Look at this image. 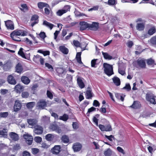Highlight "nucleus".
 Returning <instances> with one entry per match:
<instances>
[{"label":"nucleus","mask_w":156,"mask_h":156,"mask_svg":"<svg viewBox=\"0 0 156 156\" xmlns=\"http://www.w3.org/2000/svg\"><path fill=\"white\" fill-rule=\"evenodd\" d=\"M112 154V151L109 148L104 151V154L105 156H111Z\"/></svg>","instance_id":"nucleus-46"},{"label":"nucleus","mask_w":156,"mask_h":156,"mask_svg":"<svg viewBox=\"0 0 156 156\" xmlns=\"http://www.w3.org/2000/svg\"><path fill=\"white\" fill-rule=\"evenodd\" d=\"M99 8L98 5H96L93 7L92 8L89 9L88 10V11H92L93 10L96 11L98 10Z\"/></svg>","instance_id":"nucleus-55"},{"label":"nucleus","mask_w":156,"mask_h":156,"mask_svg":"<svg viewBox=\"0 0 156 156\" xmlns=\"http://www.w3.org/2000/svg\"><path fill=\"white\" fill-rule=\"evenodd\" d=\"M102 53L105 59L110 60L112 58V57L107 52H104L102 51Z\"/></svg>","instance_id":"nucleus-29"},{"label":"nucleus","mask_w":156,"mask_h":156,"mask_svg":"<svg viewBox=\"0 0 156 156\" xmlns=\"http://www.w3.org/2000/svg\"><path fill=\"white\" fill-rule=\"evenodd\" d=\"M29 96V94L27 92H23L22 94V96L23 98H26Z\"/></svg>","instance_id":"nucleus-54"},{"label":"nucleus","mask_w":156,"mask_h":156,"mask_svg":"<svg viewBox=\"0 0 156 156\" xmlns=\"http://www.w3.org/2000/svg\"><path fill=\"white\" fill-rule=\"evenodd\" d=\"M21 107V103L19 101H16L14 107V111L15 112H17L20 109Z\"/></svg>","instance_id":"nucleus-15"},{"label":"nucleus","mask_w":156,"mask_h":156,"mask_svg":"<svg viewBox=\"0 0 156 156\" xmlns=\"http://www.w3.org/2000/svg\"><path fill=\"white\" fill-rule=\"evenodd\" d=\"M20 148L19 144H17L14 145L13 147V150L14 151H17L20 149Z\"/></svg>","instance_id":"nucleus-59"},{"label":"nucleus","mask_w":156,"mask_h":156,"mask_svg":"<svg viewBox=\"0 0 156 156\" xmlns=\"http://www.w3.org/2000/svg\"><path fill=\"white\" fill-rule=\"evenodd\" d=\"M98 127L102 131H110L112 130V127L110 125H104L100 124L98 126Z\"/></svg>","instance_id":"nucleus-6"},{"label":"nucleus","mask_w":156,"mask_h":156,"mask_svg":"<svg viewBox=\"0 0 156 156\" xmlns=\"http://www.w3.org/2000/svg\"><path fill=\"white\" fill-rule=\"evenodd\" d=\"M9 115V113L7 112H1L0 113V117L1 118H6Z\"/></svg>","instance_id":"nucleus-47"},{"label":"nucleus","mask_w":156,"mask_h":156,"mask_svg":"<svg viewBox=\"0 0 156 156\" xmlns=\"http://www.w3.org/2000/svg\"><path fill=\"white\" fill-rule=\"evenodd\" d=\"M60 149L61 147L59 145H55L51 149V152L53 154H57L59 153Z\"/></svg>","instance_id":"nucleus-13"},{"label":"nucleus","mask_w":156,"mask_h":156,"mask_svg":"<svg viewBox=\"0 0 156 156\" xmlns=\"http://www.w3.org/2000/svg\"><path fill=\"white\" fill-rule=\"evenodd\" d=\"M41 147L44 149H47L49 147V146L45 143H43L41 144Z\"/></svg>","instance_id":"nucleus-63"},{"label":"nucleus","mask_w":156,"mask_h":156,"mask_svg":"<svg viewBox=\"0 0 156 156\" xmlns=\"http://www.w3.org/2000/svg\"><path fill=\"white\" fill-rule=\"evenodd\" d=\"M34 140L37 143H40L42 141V138L39 136H36L34 138Z\"/></svg>","instance_id":"nucleus-52"},{"label":"nucleus","mask_w":156,"mask_h":156,"mask_svg":"<svg viewBox=\"0 0 156 156\" xmlns=\"http://www.w3.org/2000/svg\"><path fill=\"white\" fill-rule=\"evenodd\" d=\"M144 25L142 23H138L136 26V29L139 31H141L144 30Z\"/></svg>","instance_id":"nucleus-32"},{"label":"nucleus","mask_w":156,"mask_h":156,"mask_svg":"<svg viewBox=\"0 0 156 156\" xmlns=\"http://www.w3.org/2000/svg\"><path fill=\"white\" fill-rule=\"evenodd\" d=\"M23 156H31L30 154L27 151H24L23 152Z\"/></svg>","instance_id":"nucleus-64"},{"label":"nucleus","mask_w":156,"mask_h":156,"mask_svg":"<svg viewBox=\"0 0 156 156\" xmlns=\"http://www.w3.org/2000/svg\"><path fill=\"white\" fill-rule=\"evenodd\" d=\"M156 97L151 93H148L146 94V99L147 101L153 105L156 104Z\"/></svg>","instance_id":"nucleus-4"},{"label":"nucleus","mask_w":156,"mask_h":156,"mask_svg":"<svg viewBox=\"0 0 156 156\" xmlns=\"http://www.w3.org/2000/svg\"><path fill=\"white\" fill-rule=\"evenodd\" d=\"M47 94L48 98L51 99L53 98V96L52 93L49 90H47Z\"/></svg>","instance_id":"nucleus-60"},{"label":"nucleus","mask_w":156,"mask_h":156,"mask_svg":"<svg viewBox=\"0 0 156 156\" xmlns=\"http://www.w3.org/2000/svg\"><path fill=\"white\" fill-rule=\"evenodd\" d=\"M117 149L119 152L122 153L123 154H125V152L122 147H118L117 148Z\"/></svg>","instance_id":"nucleus-56"},{"label":"nucleus","mask_w":156,"mask_h":156,"mask_svg":"<svg viewBox=\"0 0 156 156\" xmlns=\"http://www.w3.org/2000/svg\"><path fill=\"white\" fill-rule=\"evenodd\" d=\"M68 115L66 114H64L62 116H60L59 119L61 120L66 121L68 120Z\"/></svg>","instance_id":"nucleus-43"},{"label":"nucleus","mask_w":156,"mask_h":156,"mask_svg":"<svg viewBox=\"0 0 156 156\" xmlns=\"http://www.w3.org/2000/svg\"><path fill=\"white\" fill-rule=\"evenodd\" d=\"M10 37L12 39L16 41H20V39L17 37V36L21 35L25 36L26 35V32L21 30H15L10 34Z\"/></svg>","instance_id":"nucleus-1"},{"label":"nucleus","mask_w":156,"mask_h":156,"mask_svg":"<svg viewBox=\"0 0 156 156\" xmlns=\"http://www.w3.org/2000/svg\"><path fill=\"white\" fill-rule=\"evenodd\" d=\"M62 140L65 143H68L69 141L68 137L66 135H63L62 136Z\"/></svg>","instance_id":"nucleus-40"},{"label":"nucleus","mask_w":156,"mask_h":156,"mask_svg":"<svg viewBox=\"0 0 156 156\" xmlns=\"http://www.w3.org/2000/svg\"><path fill=\"white\" fill-rule=\"evenodd\" d=\"M70 9V7L69 5H66L64 7L63 9L61 10H59L57 12V14L58 16H61L63 14L66 13L69 11Z\"/></svg>","instance_id":"nucleus-5"},{"label":"nucleus","mask_w":156,"mask_h":156,"mask_svg":"<svg viewBox=\"0 0 156 156\" xmlns=\"http://www.w3.org/2000/svg\"><path fill=\"white\" fill-rule=\"evenodd\" d=\"M59 49L60 51L65 54H67L68 53V49L64 46H60L59 47Z\"/></svg>","instance_id":"nucleus-27"},{"label":"nucleus","mask_w":156,"mask_h":156,"mask_svg":"<svg viewBox=\"0 0 156 156\" xmlns=\"http://www.w3.org/2000/svg\"><path fill=\"white\" fill-rule=\"evenodd\" d=\"M39 36L42 39H44L46 37L45 34L44 32H41L39 34Z\"/></svg>","instance_id":"nucleus-58"},{"label":"nucleus","mask_w":156,"mask_h":156,"mask_svg":"<svg viewBox=\"0 0 156 156\" xmlns=\"http://www.w3.org/2000/svg\"><path fill=\"white\" fill-rule=\"evenodd\" d=\"M46 106V103L44 100H40L38 102L37 104V108L39 109H43Z\"/></svg>","instance_id":"nucleus-7"},{"label":"nucleus","mask_w":156,"mask_h":156,"mask_svg":"<svg viewBox=\"0 0 156 156\" xmlns=\"http://www.w3.org/2000/svg\"><path fill=\"white\" fill-rule=\"evenodd\" d=\"M117 3V0H108L107 4L108 5L113 6Z\"/></svg>","instance_id":"nucleus-42"},{"label":"nucleus","mask_w":156,"mask_h":156,"mask_svg":"<svg viewBox=\"0 0 156 156\" xmlns=\"http://www.w3.org/2000/svg\"><path fill=\"white\" fill-rule=\"evenodd\" d=\"M43 25L48 27L51 30L52 29L53 26H54L53 24L48 22L46 20L44 21L43 23Z\"/></svg>","instance_id":"nucleus-31"},{"label":"nucleus","mask_w":156,"mask_h":156,"mask_svg":"<svg viewBox=\"0 0 156 156\" xmlns=\"http://www.w3.org/2000/svg\"><path fill=\"white\" fill-rule=\"evenodd\" d=\"M34 132L37 134H41L43 132V129L40 126H36L34 127Z\"/></svg>","instance_id":"nucleus-11"},{"label":"nucleus","mask_w":156,"mask_h":156,"mask_svg":"<svg viewBox=\"0 0 156 156\" xmlns=\"http://www.w3.org/2000/svg\"><path fill=\"white\" fill-rule=\"evenodd\" d=\"M89 23H88L84 21L80 22V29L81 30H85L87 28H89Z\"/></svg>","instance_id":"nucleus-16"},{"label":"nucleus","mask_w":156,"mask_h":156,"mask_svg":"<svg viewBox=\"0 0 156 156\" xmlns=\"http://www.w3.org/2000/svg\"><path fill=\"white\" fill-rule=\"evenodd\" d=\"M131 89L129 83L126 84L125 87H123V89H126L127 91H129Z\"/></svg>","instance_id":"nucleus-53"},{"label":"nucleus","mask_w":156,"mask_h":156,"mask_svg":"<svg viewBox=\"0 0 156 156\" xmlns=\"http://www.w3.org/2000/svg\"><path fill=\"white\" fill-rule=\"evenodd\" d=\"M156 31V28L155 27H152L148 31L147 34L150 35H153Z\"/></svg>","instance_id":"nucleus-30"},{"label":"nucleus","mask_w":156,"mask_h":156,"mask_svg":"<svg viewBox=\"0 0 156 156\" xmlns=\"http://www.w3.org/2000/svg\"><path fill=\"white\" fill-rule=\"evenodd\" d=\"M105 137L108 139L110 141H112V138H114V136L112 135H111L109 136H107V135H105Z\"/></svg>","instance_id":"nucleus-61"},{"label":"nucleus","mask_w":156,"mask_h":156,"mask_svg":"<svg viewBox=\"0 0 156 156\" xmlns=\"http://www.w3.org/2000/svg\"><path fill=\"white\" fill-rule=\"evenodd\" d=\"M96 109V108L93 107H92L88 109L87 112V116H89L90 113L92 112L95 111Z\"/></svg>","instance_id":"nucleus-48"},{"label":"nucleus","mask_w":156,"mask_h":156,"mask_svg":"<svg viewBox=\"0 0 156 156\" xmlns=\"http://www.w3.org/2000/svg\"><path fill=\"white\" fill-rule=\"evenodd\" d=\"M3 67L5 71H7L11 67L10 64L8 63H7L3 65Z\"/></svg>","instance_id":"nucleus-45"},{"label":"nucleus","mask_w":156,"mask_h":156,"mask_svg":"<svg viewBox=\"0 0 156 156\" xmlns=\"http://www.w3.org/2000/svg\"><path fill=\"white\" fill-rule=\"evenodd\" d=\"M54 138V135L51 134H48L45 136V139L48 141H51L53 140Z\"/></svg>","instance_id":"nucleus-34"},{"label":"nucleus","mask_w":156,"mask_h":156,"mask_svg":"<svg viewBox=\"0 0 156 156\" xmlns=\"http://www.w3.org/2000/svg\"><path fill=\"white\" fill-rule=\"evenodd\" d=\"M48 5L45 3L40 2L38 3V7L40 9H42L44 7H47Z\"/></svg>","instance_id":"nucleus-38"},{"label":"nucleus","mask_w":156,"mask_h":156,"mask_svg":"<svg viewBox=\"0 0 156 156\" xmlns=\"http://www.w3.org/2000/svg\"><path fill=\"white\" fill-rule=\"evenodd\" d=\"M57 73L59 76L62 77V76L65 75L66 73V70L61 68H58L56 69Z\"/></svg>","instance_id":"nucleus-14"},{"label":"nucleus","mask_w":156,"mask_h":156,"mask_svg":"<svg viewBox=\"0 0 156 156\" xmlns=\"http://www.w3.org/2000/svg\"><path fill=\"white\" fill-rule=\"evenodd\" d=\"M0 135L4 137H6L7 136L6 130L3 129V130H0Z\"/></svg>","instance_id":"nucleus-41"},{"label":"nucleus","mask_w":156,"mask_h":156,"mask_svg":"<svg viewBox=\"0 0 156 156\" xmlns=\"http://www.w3.org/2000/svg\"><path fill=\"white\" fill-rule=\"evenodd\" d=\"M100 60L99 59H94L91 62V66L94 68H96L100 63Z\"/></svg>","instance_id":"nucleus-12"},{"label":"nucleus","mask_w":156,"mask_h":156,"mask_svg":"<svg viewBox=\"0 0 156 156\" xmlns=\"http://www.w3.org/2000/svg\"><path fill=\"white\" fill-rule=\"evenodd\" d=\"M77 82L79 87L81 88L82 89L84 87V84L80 77L79 76L77 77Z\"/></svg>","instance_id":"nucleus-24"},{"label":"nucleus","mask_w":156,"mask_h":156,"mask_svg":"<svg viewBox=\"0 0 156 156\" xmlns=\"http://www.w3.org/2000/svg\"><path fill=\"white\" fill-rule=\"evenodd\" d=\"M22 81L24 84L27 85L30 82V80L26 76H23L21 78Z\"/></svg>","instance_id":"nucleus-22"},{"label":"nucleus","mask_w":156,"mask_h":156,"mask_svg":"<svg viewBox=\"0 0 156 156\" xmlns=\"http://www.w3.org/2000/svg\"><path fill=\"white\" fill-rule=\"evenodd\" d=\"M23 87L20 84H18L15 87V90L17 93L20 92L21 91L23 90Z\"/></svg>","instance_id":"nucleus-35"},{"label":"nucleus","mask_w":156,"mask_h":156,"mask_svg":"<svg viewBox=\"0 0 156 156\" xmlns=\"http://www.w3.org/2000/svg\"><path fill=\"white\" fill-rule=\"evenodd\" d=\"M116 97L119 99L120 100L122 101H123L125 95L124 94H115Z\"/></svg>","instance_id":"nucleus-39"},{"label":"nucleus","mask_w":156,"mask_h":156,"mask_svg":"<svg viewBox=\"0 0 156 156\" xmlns=\"http://www.w3.org/2000/svg\"><path fill=\"white\" fill-rule=\"evenodd\" d=\"M147 63L148 65H152L154 63V60L150 58L147 60Z\"/></svg>","instance_id":"nucleus-50"},{"label":"nucleus","mask_w":156,"mask_h":156,"mask_svg":"<svg viewBox=\"0 0 156 156\" xmlns=\"http://www.w3.org/2000/svg\"><path fill=\"white\" fill-rule=\"evenodd\" d=\"M99 28L98 23L96 22H93L92 23H89V28L91 30L96 31Z\"/></svg>","instance_id":"nucleus-9"},{"label":"nucleus","mask_w":156,"mask_h":156,"mask_svg":"<svg viewBox=\"0 0 156 156\" xmlns=\"http://www.w3.org/2000/svg\"><path fill=\"white\" fill-rule=\"evenodd\" d=\"M7 80L9 83L11 84L15 85L16 83V80L11 75L8 76Z\"/></svg>","instance_id":"nucleus-19"},{"label":"nucleus","mask_w":156,"mask_h":156,"mask_svg":"<svg viewBox=\"0 0 156 156\" xmlns=\"http://www.w3.org/2000/svg\"><path fill=\"white\" fill-rule=\"evenodd\" d=\"M41 57V56L38 55H34L33 58V60L35 62L37 63L39 62Z\"/></svg>","instance_id":"nucleus-37"},{"label":"nucleus","mask_w":156,"mask_h":156,"mask_svg":"<svg viewBox=\"0 0 156 156\" xmlns=\"http://www.w3.org/2000/svg\"><path fill=\"white\" fill-rule=\"evenodd\" d=\"M23 48H20L19 51L18 52L19 55L21 56L22 57L26 59V58L24 52L23 51Z\"/></svg>","instance_id":"nucleus-44"},{"label":"nucleus","mask_w":156,"mask_h":156,"mask_svg":"<svg viewBox=\"0 0 156 156\" xmlns=\"http://www.w3.org/2000/svg\"><path fill=\"white\" fill-rule=\"evenodd\" d=\"M23 137L26 140V142L29 145H31L33 140V137L29 135L28 134H24Z\"/></svg>","instance_id":"nucleus-10"},{"label":"nucleus","mask_w":156,"mask_h":156,"mask_svg":"<svg viewBox=\"0 0 156 156\" xmlns=\"http://www.w3.org/2000/svg\"><path fill=\"white\" fill-rule=\"evenodd\" d=\"M92 97V93L91 89L87 90L86 93V98L87 99H91Z\"/></svg>","instance_id":"nucleus-26"},{"label":"nucleus","mask_w":156,"mask_h":156,"mask_svg":"<svg viewBox=\"0 0 156 156\" xmlns=\"http://www.w3.org/2000/svg\"><path fill=\"white\" fill-rule=\"evenodd\" d=\"M150 44L152 46L156 45V36H154L151 38L149 41Z\"/></svg>","instance_id":"nucleus-33"},{"label":"nucleus","mask_w":156,"mask_h":156,"mask_svg":"<svg viewBox=\"0 0 156 156\" xmlns=\"http://www.w3.org/2000/svg\"><path fill=\"white\" fill-rule=\"evenodd\" d=\"M27 122L29 125L32 126H35L37 123V120L34 119H28L27 120Z\"/></svg>","instance_id":"nucleus-23"},{"label":"nucleus","mask_w":156,"mask_h":156,"mask_svg":"<svg viewBox=\"0 0 156 156\" xmlns=\"http://www.w3.org/2000/svg\"><path fill=\"white\" fill-rule=\"evenodd\" d=\"M50 128L53 131H55L57 133H60L61 132V130L59 127L56 125L52 124L51 125Z\"/></svg>","instance_id":"nucleus-17"},{"label":"nucleus","mask_w":156,"mask_h":156,"mask_svg":"<svg viewBox=\"0 0 156 156\" xmlns=\"http://www.w3.org/2000/svg\"><path fill=\"white\" fill-rule=\"evenodd\" d=\"M127 46L129 48H131L133 45V43L132 41H128L127 43Z\"/></svg>","instance_id":"nucleus-62"},{"label":"nucleus","mask_w":156,"mask_h":156,"mask_svg":"<svg viewBox=\"0 0 156 156\" xmlns=\"http://www.w3.org/2000/svg\"><path fill=\"white\" fill-rule=\"evenodd\" d=\"M134 66L138 69H143L146 67L145 60L144 59L139 58L136 63L134 64Z\"/></svg>","instance_id":"nucleus-3"},{"label":"nucleus","mask_w":156,"mask_h":156,"mask_svg":"<svg viewBox=\"0 0 156 156\" xmlns=\"http://www.w3.org/2000/svg\"><path fill=\"white\" fill-rule=\"evenodd\" d=\"M73 44L74 45L77 47H80V44L79 41L75 40H74L73 41Z\"/></svg>","instance_id":"nucleus-51"},{"label":"nucleus","mask_w":156,"mask_h":156,"mask_svg":"<svg viewBox=\"0 0 156 156\" xmlns=\"http://www.w3.org/2000/svg\"><path fill=\"white\" fill-rule=\"evenodd\" d=\"M32 153L34 154H37L39 151V150L37 148H32L31 149Z\"/></svg>","instance_id":"nucleus-49"},{"label":"nucleus","mask_w":156,"mask_h":156,"mask_svg":"<svg viewBox=\"0 0 156 156\" xmlns=\"http://www.w3.org/2000/svg\"><path fill=\"white\" fill-rule=\"evenodd\" d=\"M82 145L78 143L75 144L73 146V148L75 152L80 151L82 148Z\"/></svg>","instance_id":"nucleus-18"},{"label":"nucleus","mask_w":156,"mask_h":156,"mask_svg":"<svg viewBox=\"0 0 156 156\" xmlns=\"http://www.w3.org/2000/svg\"><path fill=\"white\" fill-rule=\"evenodd\" d=\"M5 25L8 29L13 30L14 29L13 23L10 20H8L5 22Z\"/></svg>","instance_id":"nucleus-8"},{"label":"nucleus","mask_w":156,"mask_h":156,"mask_svg":"<svg viewBox=\"0 0 156 156\" xmlns=\"http://www.w3.org/2000/svg\"><path fill=\"white\" fill-rule=\"evenodd\" d=\"M9 136L13 140L16 141L18 140V135L13 132H11L9 133Z\"/></svg>","instance_id":"nucleus-20"},{"label":"nucleus","mask_w":156,"mask_h":156,"mask_svg":"<svg viewBox=\"0 0 156 156\" xmlns=\"http://www.w3.org/2000/svg\"><path fill=\"white\" fill-rule=\"evenodd\" d=\"M140 107V102L137 101H134L133 104L131 105L130 107L134 109H137L139 108Z\"/></svg>","instance_id":"nucleus-28"},{"label":"nucleus","mask_w":156,"mask_h":156,"mask_svg":"<svg viewBox=\"0 0 156 156\" xmlns=\"http://www.w3.org/2000/svg\"><path fill=\"white\" fill-rule=\"evenodd\" d=\"M104 70L105 73L108 76H110L114 74L113 67L112 65L106 63L104 64Z\"/></svg>","instance_id":"nucleus-2"},{"label":"nucleus","mask_w":156,"mask_h":156,"mask_svg":"<svg viewBox=\"0 0 156 156\" xmlns=\"http://www.w3.org/2000/svg\"><path fill=\"white\" fill-rule=\"evenodd\" d=\"M16 72L19 73H21L23 70V69L21 64L20 63H18L16 65Z\"/></svg>","instance_id":"nucleus-25"},{"label":"nucleus","mask_w":156,"mask_h":156,"mask_svg":"<svg viewBox=\"0 0 156 156\" xmlns=\"http://www.w3.org/2000/svg\"><path fill=\"white\" fill-rule=\"evenodd\" d=\"M35 102H30L27 103L26 106L29 109H32L35 105Z\"/></svg>","instance_id":"nucleus-36"},{"label":"nucleus","mask_w":156,"mask_h":156,"mask_svg":"<svg viewBox=\"0 0 156 156\" xmlns=\"http://www.w3.org/2000/svg\"><path fill=\"white\" fill-rule=\"evenodd\" d=\"M118 72L119 74L122 76L126 74L125 70L122 69L121 68H119L118 69Z\"/></svg>","instance_id":"nucleus-57"},{"label":"nucleus","mask_w":156,"mask_h":156,"mask_svg":"<svg viewBox=\"0 0 156 156\" xmlns=\"http://www.w3.org/2000/svg\"><path fill=\"white\" fill-rule=\"evenodd\" d=\"M112 79L113 83L116 86H119L120 85V80L119 78L115 76L112 78Z\"/></svg>","instance_id":"nucleus-21"}]
</instances>
